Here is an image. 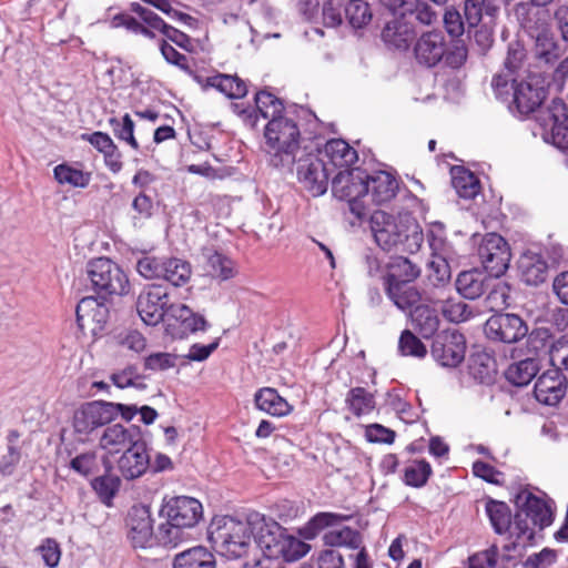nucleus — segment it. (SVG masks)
<instances>
[{
	"instance_id": "nucleus-63",
	"label": "nucleus",
	"mask_w": 568,
	"mask_h": 568,
	"mask_svg": "<svg viewBox=\"0 0 568 568\" xmlns=\"http://www.w3.org/2000/svg\"><path fill=\"white\" fill-rule=\"evenodd\" d=\"M408 12L414 14L415 19L424 26L434 24L439 17L433 6L425 0H414L410 8H408Z\"/></svg>"
},
{
	"instance_id": "nucleus-32",
	"label": "nucleus",
	"mask_w": 568,
	"mask_h": 568,
	"mask_svg": "<svg viewBox=\"0 0 568 568\" xmlns=\"http://www.w3.org/2000/svg\"><path fill=\"white\" fill-rule=\"evenodd\" d=\"M388 298L402 311L415 307L420 301V293L414 282L384 283Z\"/></svg>"
},
{
	"instance_id": "nucleus-62",
	"label": "nucleus",
	"mask_w": 568,
	"mask_h": 568,
	"mask_svg": "<svg viewBox=\"0 0 568 568\" xmlns=\"http://www.w3.org/2000/svg\"><path fill=\"white\" fill-rule=\"evenodd\" d=\"M558 560L557 550L545 547L539 552L531 554L523 562V568H549Z\"/></svg>"
},
{
	"instance_id": "nucleus-52",
	"label": "nucleus",
	"mask_w": 568,
	"mask_h": 568,
	"mask_svg": "<svg viewBox=\"0 0 568 568\" xmlns=\"http://www.w3.org/2000/svg\"><path fill=\"white\" fill-rule=\"evenodd\" d=\"M109 125L119 140L126 142L134 150H139L140 145L134 136V122L130 114H124L122 119L110 118Z\"/></svg>"
},
{
	"instance_id": "nucleus-2",
	"label": "nucleus",
	"mask_w": 568,
	"mask_h": 568,
	"mask_svg": "<svg viewBox=\"0 0 568 568\" xmlns=\"http://www.w3.org/2000/svg\"><path fill=\"white\" fill-rule=\"evenodd\" d=\"M369 226L376 244L385 252L414 254L424 242L420 225L415 219L395 216L383 210L371 214Z\"/></svg>"
},
{
	"instance_id": "nucleus-58",
	"label": "nucleus",
	"mask_w": 568,
	"mask_h": 568,
	"mask_svg": "<svg viewBox=\"0 0 568 568\" xmlns=\"http://www.w3.org/2000/svg\"><path fill=\"white\" fill-rule=\"evenodd\" d=\"M498 557L499 548L497 544H491L487 549L470 555L467 568H496Z\"/></svg>"
},
{
	"instance_id": "nucleus-11",
	"label": "nucleus",
	"mask_w": 568,
	"mask_h": 568,
	"mask_svg": "<svg viewBox=\"0 0 568 568\" xmlns=\"http://www.w3.org/2000/svg\"><path fill=\"white\" fill-rule=\"evenodd\" d=\"M296 176L298 183L312 196H321L328 187L329 173L324 161L314 153L296 156Z\"/></svg>"
},
{
	"instance_id": "nucleus-35",
	"label": "nucleus",
	"mask_w": 568,
	"mask_h": 568,
	"mask_svg": "<svg viewBox=\"0 0 568 568\" xmlns=\"http://www.w3.org/2000/svg\"><path fill=\"white\" fill-rule=\"evenodd\" d=\"M459 295L467 300H476L486 291V276L474 268L460 272L455 282Z\"/></svg>"
},
{
	"instance_id": "nucleus-50",
	"label": "nucleus",
	"mask_w": 568,
	"mask_h": 568,
	"mask_svg": "<svg viewBox=\"0 0 568 568\" xmlns=\"http://www.w3.org/2000/svg\"><path fill=\"white\" fill-rule=\"evenodd\" d=\"M113 28H124L133 34H141L146 39L154 40L156 38L155 31L149 26H144L135 17L129 12H120L111 19Z\"/></svg>"
},
{
	"instance_id": "nucleus-25",
	"label": "nucleus",
	"mask_w": 568,
	"mask_h": 568,
	"mask_svg": "<svg viewBox=\"0 0 568 568\" xmlns=\"http://www.w3.org/2000/svg\"><path fill=\"white\" fill-rule=\"evenodd\" d=\"M367 199L376 205H382L392 201L398 191L397 179L386 172L377 171L373 174L366 173Z\"/></svg>"
},
{
	"instance_id": "nucleus-56",
	"label": "nucleus",
	"mask_w": 568,
	"mask_h": 568,
	"mask_svg": "<svg viewBox=\"0 0 568 568\" xmlns=\"http://www.w3.org/2000/svg\"><path fill=\"white\" fill-rule=\"evenodd\" d=\"M165 257L144 255L136 262L138 273L148 280L162 278Z\"/></svg>"
},
{
	"instance_id": "nucleus-29",
	"label": "nucleus",
	"mask_w": 568,
	"mask_h": 568,
	"mask_svg": "<svg viewBox=\"0 0 568 568\" xmlns=\"http://www.w3.org/2000/svg\"><path fill=\"white\" fill-rule=\"evenodd\" d=\"M172 568H216V558L209 548L197 545L178 552Z\"/></svg>"
},
{
	"instance_id": "nucleus-10",
	"label": "nucleus",
	"mask_w": 568,
	"mask_h": 568,
	"mask_svg": "<svg viewBox=\"0 0 568 568\" xmlns=\"http://www.w3.org/2000/svg\"><path fill=\"white\" fill-rule=\"evenodd\" d=\"M477 255L485 271L500 277L509 267L511 252L508 242L497 233H487L478 242Z\"/></svg>"
},
{
	"instance_id": "nucleus-31",
	"label": "nucleus",
	"mask_w": 568,
	"mask_h": 568,
	"mask_svg": "<svg viewBox=\"0 0 568 568\" xmlns=\"http://www.w3.org/2000/svg\"><path fill=\"white\" fill-rule=\"evenodd\" d=\"M420 267L404 256L390 257L384 283L415 282L420 276Z\"/></svg>"
},
{
	"instance_id": "nucleus-33",
	"label": "nucleus",
	"mask_w": 568,
	"mask_h": 568,
	"mask_svg": "<svg viewBox=\"0 0 568 568\" xmlns=\"http://www.w3.org/2000/svg\"><path fill=\"white\" fill-rule=\"evenodd\" d=\"M469 375L478 383L489 385L497 373L495 358L486 352H476L468 359Z\"/></svg>"
},
{
	"instance_id": "nucleus-21",
	"label": "nucleus",
	"mask_w": 568,
	"mask_h": 568,
	"mask_svg": "<svg viewBox=\"0 0 568 568\" xmlns=\"http://www.w3.org/2000/svg\"><path fill=\"white\" fill-rule=\"evenodd\" d=\"M159 516L170 518L184 528H193L203 519L200 499H163Z\"/></svg>"
},
{
	"instance_id": "nucleus-13",
	"label": "nucleus",
	"mask_w": 568,
	"mask_h": 568,
	"mask_svg": "<svg viewBox=\"0 0 568 568\" xmlns=\"http://www.w3.org/2000/svg\"><path fill=\"white\" fill-rule=\"evenodd\" d=\"M465 352V336L456 329L437 334L430 348L432 357L443 367H457L464 361Z\"/></svg>"
},
{
	"instance_id": "nucleus-4",
	"label": "nucleus",
	"mask_w": 568,
	"mask_h": 568,
	"mask_svg": "<svg viewBox=\"0 0 568 568\" xmlns=\"http://www.w3.org/2000/svg\"><path fill=\"white\" fill-rule=\"evenodd\" d=\"M264 136L270 154V164L276 169L292 171L300 152L301 132L296 122L283 114L271 119L265 125Z\"/></svg>"
},
{
	"instance_id": "nucleus-7",
	"label": "nucleus",
	"mask_w": 568,
	"mask_h": 568,
	"mask_svg": "<svg viewBox=\"0 0 568 568\" xmlns=\"http://www.w3.org/2000/svg\"><path fill=\"white\" fill-rule=\"evenodd\" d=\"M87 277L97 297L106 300L113 295L122 296L129 293L130 282L119 264L108 257H99L88 262Z\"/></svg>"
},
{
	"instance_id": "nucleus-39",
	"label": "nucleus",
	"mask_w": 568,
	"mask_h": 568,
	"mask_svg": "<svg viewBox=\"0 0 568 568\" xmlns=\"http://www.w3.org/2000/svg\"><path fill=\"white\" fill-rule=\"evenodd\" d=\"M452 184L458 196L474 199L480 191L478 178L468 169L455 165L450 170Z\"/></svg>"
},
{
	"instance_id": "nucleus-34",
	"label": "nucleus",
	"mask_w": 568,
	"mask_h": 568,
	"mask_svg": "<svg viewBox=\"0 0 568 568\" xmlns=\"http://www.w3.org/2000/svg\"><path fill=\"white\" fill-rule=\"evenodd\" d=\"M485 511L495 534L505 535L514 523V514L507 503L500 499H487Z\"/></svg>"
},
{
	"instance_id": "nucleus-9",
	"label": "nucleus",
	"mask_w": 568,
	"mask_h": 568,
	"mask_svg": "<svg viewBox=\"0 0 568 568\" xmlns=\"http://www.w3.org/2000/svg\"><path fill=\"white\" fill-rule=\"evenodd\" d=\"M332 192L335 197L349 203V209L357 217L366 215L367 203L366 172L361 169L339 171L332 180Z\"/></svg>"
},
{
	"instance_id": "nucleus-41",
	"label": "nucleus",
	"mask_w": 568,
	"mask_h": 568,
	"mask_svg": "<svg viewBox=\"0 0 568 568\" xmlns=\"http://www.w3.org/2000/svg\"><path fill=\"white\" fill-rule=\"evenodd\" d=\"M353 514L342 515L335 513H318L313 516L302 528L298 534L305 540L314 539L323 529L331 527L339 521L349 520Z\"/></svg>"
},
{
	"instance_id": "nucleus-51",
	"label": "nucleus",
	"mask_w": 568,
	"mask_h": 568,
	"mask_svg": "<svg viewBox=\"0 0 568 568\" xmlns=\"http://www.w3.org/2000/svg\"><path fill=\"white\" fill-rule=\"evenodd\" d=\"M54 179L60 184H69L74 187H87L91 181V174L74 169L68 164H59L53 170Z\"/></svg>"
},
{
	"instance_id": "nucleus-26",
	"label": "nucleus",
	"mask_w": 568,
	"mask_h": 568,
	"mask_svg": "<svg viewBox=\"0 0 568 568\" xmlns=\"http://www.w3.org/2000/svg\"><path fill=\"white\" fill-rule=\"evenodd\" d=\"M518 270L526 284L537 286L547 280L549 266L540 253L527 251L519 257Z\"/></svg>"
},
{
	"instance_id": "nucleus-37",
	"label": "nucleus",
	"mask_w": 568,
	"mask_h": 568,
	"mask_svg": "<svg viewBox=\"0 0 568 568\" xmlns=\"http://www.w3.org/2000/svg\"><path fill=\"white\" fill-rule=\"evenodd\" d=\"M201 255L210 275L223 281L233 277L234 268L231 258L216 251L213 246H204Z\"/></svg>"
},
{
	"instance_id": "nucleus-46",
	"label": "nucleus",
	"mask_w": 568,
	"mask_h": 568,
	"mask_svg": "<svg viewBox=\"0 0 568 568\" xmlns=\"http://www.w3.org/2000/svg\"><path fill=\"white\" fill-rule=\"evenodd\" d=\"M162 278L175 287L186 284L192 274L191 264L178 257H165Z\"/></svg>"
},
{
	"instance_id": "nucleus-14",
	"label": "nucleus",
	"mask_w": 568,
	"mask_h": 568,
	"mask_svg": "<svg viewBox=\"0 0 568 568\" xmlns=\"http://www.w3.org/2000/svg\"><path fill=\"white\" fill-rule=\"evenodd\" d=\"M128 539L133 548H150L154 541V519L149 505H133L125 518Z\"/></svg>"
},
{
	"instance_id": "nucleus-38",
	"label": "nucleus",
	"mask_w": 568,
	"mask_h": 568,
	"mask_svg": "<svg viewBox=\"0 0 568 568\" xmlns=\"http://www.w3.org/2000/svg\"><path fill=\"white\" fill-rule=\"evenodd\" d=\"M434 304L439 306L442 315L450 323H463L475 316L473 307L450 295L437 298Z\"/></svg>"
},
{
	"instance_id": "nucleus-60",
	"label": "nucleus",
	"mask_w": 568,
	"mask_h": 568,
	"mask_svg": "<svg viewBox=\"0 0 568 568\" xmlns=\"http://www.w3.org/2000/svg\"><path fill=\"white\" fill-rule=\"evenodd\" d=\"M178 356L171 353L158 352L144 357V369L163 372L176 365Z\"/></svg>"
},
{
	"instance_id": "nucleus-44",
	"label": "nucleus",
	"mask_w": 568,
	"mask_h": 568,
	"mask_svg": "<svg viewBox=\"0 0 568 568\" xmlns=\"http://www.w3.org/2000/svg\"><path fill=\"white\" fill-rule=\"evenodd\" d=\"M323 542L331 549L334 547L358 549L363 544V537L358 530L344 526L342 529L326 531L323 536Z\"/></svg>"
},
{
	"instance_id": "nucleus-61",
	"label": "nucleus",
	"mask_w": 568,
	"mask_h": 568,
	"mask_svg": "<svg viewBox=\"0 0 568 568\" xmlns=\"http://www.w3.org/2000/svg\"><path fill=\"white\" fill-rule=\"evenodd\" d=\"M443 21L446 32L453 38L452 40H462L460 37L465 32V22L460 12L454 7L447 8Z\"/></svg>"
},
{
	"instance_id": "nucleus-24",
	"label": "nucleus",
	"mask_w": 568,
	"mask_h": 568,
	"mask_svg": "<svg viewBox=\"0 0 568 568\" xmlns=\"http://www.w3.org/2000/svg\"><path fill=\"white\" fill-rule=\"evenodd\" d=\"M118 464L123 477L130 480L141 477L148 470L150 456L143 437L123 452Z\"/></svg>"
},
{
	"instance_id": "nucleus-20",
	"label": "nucleus",
	"mask_w": 568,
	"mask_h": 568,
	"mask_svg": "<svg viewBox=\"0 0 568 568\" xmlns=\"http://www.w3.org/2000/svg\"><path fill=\"white\" fill-rule=\"evenodd\" d=\"M568 389V375L557 368H549L536 381L534 394L544 405L556 406L566 396Z\"/></svg>"
},
{
	"instance_id": "nucleus-23",
	"label": "nucleus",
	"mask_w": 568,
	"mask_h": 568,
	"mask_svg": "<svg viewBox=\"0 0 568 568\" xmlns=\"http://www.w3.org/2000/svg\"><path fill=\"white\" fill-rule=\"evenodd\" d=\"M141 437L143 436L139 426L124 427L121 424H112L103 430L100 446L109 454L114 455L124 452Z\"/></svg>"
},
{
	"instance_id": "nucleus-17",
	"label": "nucleus",
	"mask_w": 568,
	"mask_h": 568,
	"mask_svg": "<svg viewBox=\"0 0 568 568\" xmlns=\"http://www.w3.org/2000/svg\"><path fill=\"white\" fill-rule=\"evenodd\" d=\"M170 302L168 287L152 284L144 287L136 301V311L148 325H156L165 320V311Z\"/></svg>"
},
{
	"instance_id": "nucleus-40",
	"label": "nucleus",
	"mask_w": 568,
	"mask_h": 568,
	"mask_svg": "<svg viewBox=\"0 0 568 568\" xmlns=\"http://www.w3.org/2000/svg\"><path fill=\"white\" fill-rule=\"evenodd\" d=\"M206 87H212L230 99H241L247 93L246 83L237 75L217 73L206 78Z\"/></svg>"
},
{
	"instance_id": "nucleus-18",
	"label": "nucleus",
	"mask_w": 568,
	"mask_h": 568,
	"mask_svg": "<svg viewBox=\"0 0 568 568\" xmlns=\"http://www.w3.org/2000/svg\"><path fill=\"white\" fill-rule=\"evenodd\" d=\"M109 320V308L99 301V297L85 296L81 298L75 308V321L82 334L90 333L99 336L104 331Z\"/></svg>"
},
{
	"instance_id": "nucleus-15",
	"label": "nucleus",
	"mask_w": 568,
	"mask_h": 568,
	"mask_svg": "<svg viewBox=\"0 0 568 568\" xmlns=\"http://www.w3.org/2000/svg\"><path fill=\"white\" fill-rule=\"evenodd\" d=\"M525 58L526 53L523 45L518 42L509 44L504 61V68L500 72L496 73L491 80L495 97L507 98V90L511 82L530 73L524 68Z\"/></svg>"
},
{
	"instance_id": "nucleus-42",
	"label": "nucleus",
	"mask_w": 568,
	"mask_h": 568,
	"mask_svg": "<svg viewBox=\"0 0 568 568\" xmlns=\"http://www.w3.org/2000/svg\"><path fill=\"white\" fill-rule=\"evenodd\" d=\"M325 153L336 168H348L357 159V152L344 140L333 139L325 144Z\"/></svg>"
},
{
	"instance_id": "nucleus-8",
	"label": "nucleus",
	"mask_w": 568,
	"mask_h": 568,
	"mask_svg": "<svg viewBox=\"0 0 568 568\" xmlns=\"http://www.w3.org/2000/svg\"><path fill=\"white\" fill-rule=\"evenodd\" d=\"M516 511L514 514V525L518 530V537L526 536L529 544L535 540V530L528 526V519L539 530L552 525L555 520L554 499H514Z\"/></svg>"
},
{
	"instance_id": "nucleus-48",
	"label": "nucleus",
	"mask_w": 568,
	"mask_h": 568,
	"mask_svg": "<svg viewBox=\"0 0 568 568\" xmlns=\"http://www.w3.org/2000/svg\"><path fill=\"white\" fill-rule=\"evenodd\" d=\"M344 17L354 28H363L373 18L369 4L363 0H344Z\"/></svg>"
},
{
	"instance_id": "nucleus-54",
	"label": "nucleus",
	"mask_w": 568,
	"mask_h": 568,
	"mask_svg": "<svg viewBox=\"0 0 568 568\" xmlns=\"http://www.w3.org/2000/svg\"><path fill=\"white\" fill-rule=\"evenodd\" d=\"M398 352L403 356L424 358L427 354V348L412 331L405 329L398 339Z\"/></svg>"
},
{
	"instance_id": "nucleus-47",
	"label": "nucleus",
	"mask_w": 568,
	"mask_h": 568,
	"mask_svg": "<svg viewBox=\"0 0 568 568\" xmlns=\"http://www.w3.org/2000/svg\"><path fill=\"white\" fill-rule=\"evenodd\" d=\"M105 465V473L91 480L93 490L99 497H114L120 489L121 478L111 473V465L106 457H102Z\"/></svg>"
},
{
	"instance_id": "nucleus-55",
	"label": "nucleus",
	"mask_w": 568,
	"mask_h": 568,
	"mask_svg": "<svg viewBox=\"0 0 568 568\" xmlns=\"http://www.w3.org/2000/svg\"><path fill=\"white\" fill-rule=\"evenodd\" d=\"M511 287L504 281L497 282L485 298L486 306L490 311L504 310L510 305Z\"/></svg>"
},
{
	"instance_id": "nucleus-53",
	"label": "nucleus",
	"mask_w": 568,
	"mask_h": 568,
	"mask_svg": "<svg viewBox=\"0 0 568 568\" xmlns=\"http://www.w3.org/2000/svg\"><path fill=\"white\" fill-rule=\"evenodd\" d=\"M432 474V467L428 462L414 460L408 464L404 471V481L413 487L424 486Z\"/></svg>"
},
{
	"instance_id": "nucleus-45",
	"label": "nucleus",
	"mask_w": 568,
	"mask_h": 568,
	"mask_svg": "<svg viewBox=\"0 0 568 568\" xmlns=\"http://www.w3.org/2000/svg\"><path fill=\"white\" fill-rule=\"evenodd\" d=\"M254 101L258 118L262 116L263 119L271 120L273 118L287 114L283 101L267 90L257 91L255 93Z\"/></svg>"
},
{
	"instance_id": "nucleus-30",
	"label": "nucleus",
	"mask_w": 568,
	"mask_h": 568,
	"mask_svg": "<svg viewBox=\"0 0 568 568\" xmlns=\"http://www.w3.org/2000/svg\"><path fill=\"white\" fill-rule=\"evenodd\" d=\"M410 322L413 329L423 338H430L438 331L440 318L437 308L419 304L410 311Z\"/></svg>"
},
{
	"instance_id": "nucleus-22",
	"label": "nucleus",
	"mask_w": 568,
	"mask_h": 568,
	"mask_svg": "<svg viewBox=\"0 0 568 568\" xmlns=\"http://www.w3.org/2000/svg\"><path fill=\"white\" fill-rule=\"evenodd\" d=\"M110 423L109 404L105 400L85 403L73 415V428L80 435H89L97 428Z\"/></svg>"
},
{
	"instance_id": "nucleus-12",
	"label": "nucleus",
	"mask_w": 568,
	"mask_h": 568,
	"mask_svg": "<svg viewBox=\"0 0 568 568\" xmlns=\"http://www.w3.org/2000/svg\"><path fill=\"white\" fill-rule=\"evenodd\" d=\"M484 332L493 342L513 344L527 336L528 325L517 314L500 312L486 321Z\"/></svg>"
},
{
	"instance_id": "nucleus-19",
	"label": "nucleus",
	"mask_w": 568,
	"mask_h": 568,
	"mask_svg": "<svg viewBox=\"0 0 568 568\" xmlns=\"http://www.w3.org/2000/svg\"><path fill=\"white\" fill-rule=\"evenodd\" d=\"M566 104L560 99H554L548 115L541 123V136L562 151H568V115Z\"/></svg>"
},
{
	"instance_id": "nucleus-28",
	"label": "nucleus",
	"mask_w": 568,
	"mask_h": 568,
	"mask_svg": "<svg viewBox=\"0 0 568 568\" xmlns=\"http://www.w3.org/2000/svg\"><path fill=\"white\" fill-rule=\"evenodd\" d=\"M255 407L274 417H283L288 415L293 407L287 400L280 395L277 389L273 387H262L254 394Z\"/></svg>"
},
{
	"instance_id": "nucleus-5",
	"label": "nucleus",
	"mask_w": 568,
	"mask_h": 568,
	"mask_svg": "<svg viewBox=\"0 0 568 568\" xmlns=\"http://www.w3.org/2000/svg\"><path fill=\"white\" fill-rule=\"evenodd\" d=\"M248 513L245 520L233 516H214L207 528V539L227 559H239L247 555L251 545Z\"/></svg>"
},
{
	"instance_id": "nucleus-36",
	"label": "nucleus",
	"mask_w": 568,
	"mask_h": 568,
	"mask_svg": "<svg viewBox=\"0 0 568 568\" xmlns=\"http://www.w3.org/2000/svg\"><path fill=\"white\" fill-rule=\"evenodd\" d=\"M540 369L539 361L536 357L511 363L505 371V378L514 386H527Z\"/></svg>"
},
{
	"instance_id": "nucleus-16",
	"label": "nucleus",
	"mask_w": 568,
	"mask_h": 568,
	"mask_svg": "<svg viewBox=\"0 0 568 568\" xmlns=\"http://www.w3.org/2000/svg\"><path fill=\"white\" fill-rule=\"evenodd\" d=\"M567 47L561 44L552 33L542 31L538 33L534 54L535 58L545 64H555L559 61L558 65L554 71L555 80L562 81L568 77V57H564Z\"/></svg>"
},
{
	"instance_id": "nucleus-57",
	"label": "nucleus",
	"mask_w": 568,
	"mask_h": 568,
	"mask_svg": "<svg viewBox=\"0 0 568 568\" xmlns=\"http://www.w3.org/2000/svg\"><path fill=\"white\" fill-rule=\"evenodd\" d=\"M551 368H557L568 375V335H562L550 346Z\"/></svg>"
},
{
	"instance_id": "nucleus-49",
	"label": "nucleus",
	"mask_w": 568,
	"mask_h": 568,
	"mask_svg": "<svg viewBox=\"0 0 568 568\" xmlns=\"http://www.w3.org/2000/svg\"><path fill=\"white\" fill-rule=\"evenodd\" d=\"M183 540V528L179 524L166 518L165 523L159 525L154 531V545L163 547H176Z\"/></svg>"
},
{
	"instance_id": "nucleus-43",
	"label": "nucleus",
	"mask_w": 568,
	"mask_h": 568,
	"mask_svg": "<svg viewBox=\"0 0 568 568\" xmlns=\"http://www.w3.org/2000/svg\"><path fill=\"white\" fill-rule=\"evenodd\" d=\"M345 404L354 416L367 415L375 408V397L364 387L351 388L345 397Z\"/></svg>"
},
{
	"instance_id": "nucleus-59",
	"label": "nucleus",
	"mask_w": 568,
	"mask_h": 568,
	"mask_svg": "<svg viewBox=\"0 0 568 568\" xmlns=\"http://www.w3.org/2000/svg\"><path fill=\"white\" fill-rule=\"evenodd\" d=\"M344 0H326L322 8L324 26L328 28L341 26L344 19Z\"/></svg>"
},
{
	"instance_id": "nucleus-6",
	"label": "nucleus",
	"mask_w": 568,
	"mask_h": 568,
	"mask_svg": "<svg viewBox=\"0 0 568 568\" xmlns=\"http://www.w3.org/2000/svg\"><path fill=\"white\" fill-rule=\"evenodd\" d=\"M548 95V85L540 73H527L508 87L507 98L496 97L507 103L513 114L528 115L537 111Z\"/></svg>"
},
{
	"instance_id": "nucleus-27",
	"label": "nucleus",
	"mask_w": 568,
	"mask_h": 568,
	"mask_svg": "<svg viewBox=\"0 0 568 568\" xmlns=\"http://www.w3.org/2000/svg\"><path fill=\"white\" fill-rule=\"evenodd\" d=\"M414 38V27L404 18H395L388 21L382 31V39L385 44L396 50H407Z\"/></svg>"
},
{
	"instance_id": "nucleus-1",
	"label": "nucleus",
	"mask_w": 568,
	"mask_h": 568,
	"mask_svg": "<svg viewBox=\"0 0 568 568\" xmlns=\"http://www.w3.org/2000/svg\"><path fill=\"white\" fill-rule=\"evenodd\" d=\"M248 524L254 541L266 559L292 562L311 550V545L288 534L277 521L257 511L248 513Z\"/></svg>"
},
{
	"instance_id": "nucleus-3",
	"label": "nucleus",
	"mask_w": 568,
	"mask_h": 568,
	"mask_svg": "<svg viewBox=\"0 0 568 568\" xmlns=\"http://www.w3.org/2000/svg\"><path fill=\"white\" fill-rule=\"evenodd\" d=\"M414 58L416 62L425 68H435L444 62L452 69L463 67L468 57V49L464 40H450L440 30L423 32L415 41Z\"/></svg>"
},
{
	"instance_id": "nucleus-64",
	"label": "nucleus",
	"mask_w": 568,
	"mask_h": 568,
	"mask_svg": "<svg viewBox=\"0 0 568 568\" xmlns=\"http://www.w3.org/2000/svg\"><path fill=\"white\" fill-rule=\"evenodd\" d=\"M129 8L131 12L139 16V18L141 19L140 22H142L144 26L153 28L154 30H158L159 32H161L166 24V22L159 14L143 7L139 2L130 3Z\"/></svg>"
}]
</instances>
